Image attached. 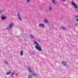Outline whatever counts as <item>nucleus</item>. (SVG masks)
Listing matches in <instances>:
<instances>
[{"instance_id": "1", "label": "nucleus", "mask_w": 78, "mask_h": 78, "mask_svg": "<svg viewBox=\"0 0 78 78\" xmlns=\"http://www.w3.org/2000/svg\"><path fill=\"white\" fill-rule=\"evenodd\" d=\"M35 48H36V49H37V50H38V51H42V50L41 47L40 46H38L37 45L35 46Z\"/></svg>"}, {"instance_id": "2", "label": "nucleus", "mask_w": 78, "mask_h": 78, "mask_svg": "<svg viewBox=\"0 0 78 78\" xmlns=\"http://www.w3.org/2000/svg\"><path fill=\"white\" fill-rule=\"evenodd\" d=\"M14 25V24L13 23H12L10 24L9 25V27H8L7 29V30H9L10 29H11V28H12V26Z\"/></svg>"}, {"instance_id": "3", "label": "nucleus", "mask_w": 78, "mask_h": 78, "mask_svg": "<svg viewBox=\"0 0 78 78\" xmlns=\"http://www.w3.org/2000/svg\"><path fill=\"white\" fill-rule=\"evenodd\" d=\"M17 16L19 19L20 20V21H22V18H21V17L20 16L19 13H18Z\"/></svg>"}, {"instance_id": "4", "label": "nucleus", "mask_w": 78, "mask_h": 78, "mask_svg": "<svg viewBox=\"0 0 78 78\" xmlns=\"http://www.w3.org/2000/svg\"><path fill=\"white\" fill-rule=\"evenodd\" d=\"M39 27H44V24L42 23L39 24Z\"/></svg>"}, {"instance_id": "5", "label": "nucleus", "mask_w": 78, "mask_h": 78, "mask_svg": "<svg viewBox=\"0 0 78 78\" xmlns=\"http://www.w3.org/2000/svg\"><path fill=\"white\" fill-rule=\"evenodd\" d=\"M11 72H12L11 70H10L9 71L8 73H6V75H9L10 73H11Z\"/></svg>"}, {"instance_id": "6", "label": "nucleus", "mask_w": 78, "mask_h": 78, "mask_svg": "<svg viewBox=\"0 0 78 78\" xmlns=\"http://www.w3.org/2000/svg\"><path fill=\"white\" fill-rule=\"evenodd\" d=\"M29 70L30 72H32V68L31 67H30L29 68Z\"/></svg>"}, {"instance_id": "7", "label": "nucleus", "mask_w": 78, "mask_h": 78, "mask_svg": "<svg viewBox=\"0 0 78 78\" xmlns=\"http://www.w3.org/2000/svg\"><path fill=\"white\" fill-rule=\"evenodd\" d=\"M62 64H63V65H64V66H66V62H62Z\"/></svg>"}, {"instance_id": "8", "label": "nucleus", "mask_w": 78, "mask_h": 78, "mask_svg": "<svg viewBox=\"0 0 78 78\" xmlns=\"http://www.w3.org/2000/svg\"><path fill=\"white\" fill-rule=\"evenodd\" d=\"M61 28H62V30H66V28H65V27H60Z\"/></svg>"}, {"instance_id": "9", "label": "nucleus", "mask_w": 78, "mask_h": 78, "mask_svg": "<svg viewBox=\"0 0 78 78\" xmlns=\"http://www.w3.org/2000/svg\"><path fill=\"white\" fill-rule=\"evenodd\" d=\"M1 19L3 20H4V19H6V17H4L3 16H1Z\"/></svg>"}, {"instance_id": "10", "label": "nucleus", "mask_w": 78, "mask_h": 78, "mask_svg": "<svg viewBox=\"0 0 78 78\" xmlns=\"http://www.w3.org/2000/svg\"><path fill=\"white\" fill-rule=\"evenodd\" d=\"M44 21L46 23H48V20H47V19H44Z\"/></svg>"}, {"instance_id": "11", "label": "nucleus", "mask_w": 78, "mask_h": 78, "mask_svg": "<svg viewBox=\"0 0 78 78\" xmlns=\"http://www.w3.org/2000/svg\"><path fill=\"white\" fill-rule=\"evenodd\" d=\"M52 2L54 5H55V3H56V1H55V0H52Z\"/></svg>"}, {"instance_id": "12", "label": "nucleus", "mask_w": 78, "mask_h": 78, "mask_svg": "<svg viewBox=\"0 0 78 78\" xmlns=\"http://www.w3.org/2000/svg\"><path fill=\"white\" fill-rule=\"evenodd\" d=\"M33 75H34V76H37V74H36L34 73H32Z\"/></svg>"}, {"instance_id": "13", "label": "nucleus", "mask_w": 78, "mask_h": 78, "mask_svg": "<svg viewBox=\"0 0 78 78\" xmlns=\"http://www.w3.org/2000/svg\"><path fill=\"white\" fill-rule=\"evenodd\" d=\"M20 55L21 56H22V55H23V51H20Z\"/></svg>"}, {"instance_id": "14", "label": "nucleus", "mask_w": 78, "mask_h": 78, "mask_svg": "<svg viewBox=\"0 0 78 78\" xmlns=\"http://www.w3.org/2000/svg\"><path fill=\"white\" fill-rule=\"evenodd\" d=\"M49 9L50 11H51V10H52V8L51 7L49 6Z\"/></svg>"}, {"instance_id": "15", "label": "nucleus", "mask_w": 78, "mask_h": 78, "mask_svg": "<svg viewBox=\"0 0 78 78\" xmlns=\"http://www.w3.org/2000/svg\"><path fill=\"white\" fill-rule=\"evenodd\" d=\"M5 64H7V65H8V64H9L8 63V62H4Z\"/></svg>"}, {"instance_id": "16", "label": "nucleus", "mask_w": 78, "mask_h": 78, "mask_svg": "<svg viewBox=\"0 0 78 78\" xmlns=\"http://www.w3.org/2000/svg\"><path fill=\"white\" fill-rule=\"evenodd\" d=\"M33 78V76L31 75H30L29 76V78Z\"/></svg>"}, {"instance_id": "17", "label": "nucleus", "mask_w": 78, "mask_h": 78, "mask_svg": "<svg viewBox=\"0 0 78 78\" xmlns=\"http://www.w3.org/2000/svg\"><path fill=\"white\" fill-rule=\"evenodd\" d=\"M30 37H31V38H34V37H33V36L32 35H30Z\"/></svg>"}, {"instance_id": "18", "label": "nucleus", "mask_w": 78, "mask_h": 78, "mask_svg": "<svg viewBox=\"0 0 78 78\" xmlns=\"http://www.w3.org/2000/svg\"><path fill=\"white\" fill-rule=\"evenodd\" d=\"M65 66L66 67V68H68V67H69V66H68L67 65Z\"/></svg>"}, {"instance_id": "19", "label": "nucleus", "mask_w": 78, "mask_h": 78, "mask_svg": "<svg viewBox=\"0 0 78 78\" xmlns=\"http://www.w3.org/2000/svg\"><path fill=\"white\" fill-rule=\"evenodd\" d=\"M27 2L28 3H30V0H27Z\"/></svg>"}, {"instance_id": "20", "label": "nucleus", "mask_w": 78, "mask_h": 78, "mask_svg": "<svg viewBox=\"0 0 78 78\" xmlns=\"http://www.w3.org/2000/svg\"><path fill=\"white\" fill-rule=\"evenodd\" d=\"M11 74H12V75H14V73H11Z\"/></svg>"}, {"instance_id": "21", "label": "nucleus", "mask_w": 78, "mask_h": 78, "mask_svg": "<svg viewBox=\"0 0 78 78\" xmlns=\"http://www.w3.org/2000/svg\"><path fill=\"white\" fill-rule=\"evenodd\" d=\"M34 43L35 44H37V43L36 41H34Z\"/></svg>"}, {"instance_id": "22", "label": "nucleus", "mask_w": 78, "mask_h": 78, "mask_svg": "<svg viewBox=\"0 0 78 78\" xmlns=\"http://www.w3.org/2000/svg\"><path fill=\"white\" fill-rule=\"evenodd\" d=\"M75 17H76V18H78V15L75 16Z\"/></svg>"}, {"instance_id": "23", "label": "nucleus", "mask_w": 78, "mask_h": 78, "mask_svg": "<svg viewBox=\"0 0 78 78\" xmlns=\"http://www.w3.org/2000/svg\"><path fill=\"white\" fill-rule=\"evenodd\" d=\"M34 52H32V53H31V55H34Z\"/></svg>"}, {"instance_id": "24", "label": "nucleus", "mask_w": 78, "mask_h": 78, "mask_svg": "<svg viewBox=\"0 0 78 78\" xmlns=\"http://www.w3.org/2000/svg\"><path fill=\"white\" fill-rule=\"evenodd\" d=\"M62 1L63 2H65V1H66V0H62Z\"/></svg>"}, {"instance_id": "25", "label": "nucleus", "mask_w": 78, "mask_h": 78, "mask_svg": "<svg viewBox=\"0 0 78 78\" xmlns=\"http://www.w3.org/2000/svg\"><path fill=\"white\" fill-rule=\"evenodd\" d=\"M37 45H38L39 44H38L37 43L36 44Z\"/></svg>"}, {"instance_id": "26", "label": "nucleus", "mask_w": 78, "mask_h": 78, "mask_svg": "<svg viewBox=\"0 0 78 78\" xmlns=\"http://www.w3.org/2000/svg\"><path fill=\"white\" fill-rule=\"evenodd\" d=\"M37 45H38L39 44H38L37 43L36 44Z\"/></svg>"}, {"instance_id": "27", "label": "nucleus", "mask_w": 78, "mask_h": 78, "mask_svg": "<svg viewBox=\"0 0 78 78\" xmlns=\"http://www.w3.org/2000/svg\"><path fill=\"white\" fill-rule=\"evenodd\" d=\"M37 46H38L39 47V46H40V45H39V44L38 45H37Z\"/></svg>"}, {"instance_id": "28", "label": "nucleus", "mask_w": 78, "mask_h": 78, "mask_svg": "<svg viewBox=\"0 0 78 78\" xmlns=\"http://www.w3.org/2000/svg\"><path fill=\"white\" fill-rule=\"evenodd\" d=\"M12 74H11V75H10V76H12Z\"/></svg>"}, {"instance_id": "29", "label": "nucleus", "mask_w": 78, "mask_h": 78, "mask_svg": "<svg viewBox=\"0 0 78 78\" xmlns=\"http://www.w3.org/2000/svg\"><path fill=\"white\" fill-rule=\"evenodd\" d=\"M38 41H39V42H40V40H39Z\"/></svg>"}]
</instances>
